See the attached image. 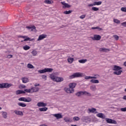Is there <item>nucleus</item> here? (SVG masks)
I'll list each match as a JSON object with an SVG mask.
<instances>
[{"label":"nucleus","instance_id":"39","mask_svg":"<svg viewBox=\"0 0 126 126\" xmlns=\"http://www.w3.org/2000/svg\"><path fill=\"white\" fill-rule=\"evenodd\" d=\"M92 10L93 11H98V10H99V8L97 7H93L92 8Z\"/></svg>","mask_w":126,"mask_h":126},{"label":"nucleus","instance_id":"9","mask_svg":"<svg viewBox=\"0 0 126 126\" xmlns=\"http://www.w3.org/2000/svg\"><path fill=\"white\" fill-rule=\"evenodd\" d=\"M91 38L94 41H100L101 40V36L99 34H94V37H91Z\"/></svg>","mask_w":126,"mask_h":126},{"label":"nucleus","instance_id":"52","mask_svg":"<svg viewBox=\"0 0 126 126\" xmlns=\"http://www.w3.org/2000/svg\"><path fill=\"white\" fill-rule=\"evenodd\" d=\"M93 77H96V79L100 77V76H99V75H97V74H95L94 75V76H93Z\"/></svg>","mask_w":126,"mask_h":126},{"label":"nucleus","instance_id":"7","mask_svg":"<svg viewBox=\"0 0 126 126\" xmlns=\"http://www.w3.org/2000/svg\"><path fill=\"white\" fill-rule=\"evenodd\" d=\"M18 38H23V39H25L24 40V41H34V38H30V37H28V36L26 35H19Z\"/></svg>","mask_w":126,"mask_h":126},{"label":"nucleus","instance_id":"43","mask_svg":"<svg viewBox=\"0 0 126 126\" xmlns=\"http://www.w3.org/2000/svg\"><path fill=\"white\" fill-rule=\"evenodd\" d=\"M38 72L39 73H45V72H46L45 68L42 70H38Z\"/></svg>","mask_w":126,"mask_h":126},{"label":"nucleus","instance_id":"12","mask_svg":"<svg viewBox=\"0 0 126 126\" xmlns=\"http://www.w3.org/2000/svg\"><path fill=\"white\" fill-rule=\"evenodd\" d=\"M45 38H47V34H41L38 36L37 41H42V40H44Z\"/></svg>","mask_w":126,"mask_h":126},{"label":"nucleus","instance_id":"50","mask_svg":"<svg viewBox=\"0 0 126 126\" xmlns=\"http://www.w3.org/2000/svg\"><path fill=\"white\" fill-rule=\"evenodd\" d=\"M122 26H124V27H126V22H124L121 24Z\"/></svg>","mask_w":126,"mask_h":126},{"label":"nucleus","instance_id":"37","mask_svg":"<svg viewBox=\"0 0 126 126\" xmlns=\"http://www.w3.org/2000/svg\"><path fill=\"white\" fill-rule=\"evenodd\" d=\"M113 21L114 23H116L117 24H120L121 23V21L117 19H114Z\"/></svg>","mask_w":126,"mask_h":126},{"label":"nucleus","instance_id":"47","mask_svg":"<svg viewBox=\"0 0 126 126\" xmlns=\"http://www.w3.org/2000/svg\"><path fill=\"white\" fill-rule=\"evenodd\" d=\"M113 37H114V39H115V40H116L117 41L119 40V36L117 35H114Z\"/></svg>","mask_w":126,"mask_h":126},{"label":"nucleus","instance_id":"25","mask_svg":"<svg viewBox=\"0 0 126 126\" xmlns=\"http://www.w3.org/2000/svg\"><path fill=\"white\" fill-rule=\"evenodd\" d=\"M74 61V59H73V58L70 57L67 59V62L69 63H72Z\"/></svg>","mask_w":126,"mask_h":126},{"label":"nucleus","instance_id":"35","mask_svg":"<svg viewBox=\"0 0 126 126\" xmlns=\"http://www.w3.org/2000/svg\"><path fill=\"white\" fill-rule=\"evenodd\" d=\"M82 120L83 121V122H85V123H88V118L84 116L82 118Z\"/></svg>","mask_w":126,"mask_h":126},{"label":"nucleus","instance_id":"46","mask_svg":"<svg viewBox=\"0 0 126 126\" xmlns=\"http://www.w3.org/2000/svg\"><path fill=\"white\" fill-rule=\"evenodd\" d=\"M121 10V11H123L124 12H126V7H122Z\"/></svg>","mask_w":126,"mask_h":126},{"label":"nucleus","instance_id":"33","mask_svg":"<svg viewBox=\"0 0 126 126\" xmlns=\"http://www.w3.org/2000/svg\"><path fill=\"white\" fill-rule=\"evenodd\" d=\"M31 54L34 57L37 56V54H38V52L36 50H33Z\"/></svg>","mask_w":126,"mask_h":126},{"label":"nucleus","instance_id":"10","mask_svg":"<svg viewBox=\"0 0 126 126\" xmlns=\"http://www.w3.org/2000/svg\"><path fill=\"white\" fill-rule=\"evenodd\" d=\"M105 121L107 122V124H113V125H117V121L109 118H106Z\"/></svg>","mask_w":126,"mask_h":126},{"label":"nucleus","instance_id":"42","mask_svg":"<svg viewBox=\"0 0 126 126\" xmlns=\"http://www.w3.org/2000/svg\"><path fill=\"white\" fill-rule=\"evenodd\" d=\"M91 89L93 91H95V90H96V86H91Z\"/></svg>","mask_w":126,"mask_h":126},{"label":"nucleus","instance_id":"6","mask_svg":"<svg viewBox=\"0 0 126 126\" xmlns=\"http://www.w3.org/2000/svg\"><path fill=\"white\" fill-rule=\"evenodd\" d=\"M76 96H78V97H80V96H82V95H90L89 93L87 92H79L76 93Z\"/></svg>","mask_w":126,"mask_h":126},{"label":"nucleus","instance_id":"23","mask_svg":"<svg viewBox=\"0 0 126 126\" xmlns=\"http://www.w3.org/2000/svg\"><path fill=\"white\" fill-rule=\"evenodd\" d=\"M26 28H27V29H30L31 31H33V30L36 29V27H35L34 26H33L32 27L28 26L26 27Z\"/></svg>","mask_w":126,"mask_h":126},{"label":"nucleus","instance_id":"55","mask_svg":"<svg viewBox=\"0 0 126 126\" xmlns=\"http://www.w3.org/2000/svg\"><path fill=\"white\" fill-rule=\"evenodd\" d=\"M123 99H124V100H126V95H125L123 97Z\"/></svg>","mask_w":126,"mask_h":126},{"label":"nucleus","instance_id":"45","mask_svg":"<svg viewBox=\"0 0 126 126\" xmlns=\"http://www.w3.org/2000/svg\"><path fill=\"white\" fill-rule=\"evenodd\" d=\"M92 29H93V30L95 29H98L99 30H102V29L101 28H99V27H92Z\"/></svg>","mask_w":126,"mask_h":126},{"label":"nucleus","instance_id":"51","mask_svg":"<svg viewBox=\"0 0 126 126\" xmlns=\"http://www.w3.org/2000/svg\"><path fill=\"white\" fill-rule=\"evenodd\" d=\"M42 77L43 79L47 80V76L46 75H42Z\"/></svg>","mask_w":126,"mask_h":126},{"label":"nucleus","instance_id":"20","mask_svg":"<svg viewBox=\"0 0 126 126\" xmlns=\"http://www.w3.org/2000/svg\"><path fill=\"white\" fill-rule=\"evenodd\" d=\"M96 117L100 118V119H105V118H106V116H105L103 113H98L96 114Z\"/></svg>","mask_w":126,"mask_h":126},{"label":"nucleus","instance_id":"5","mask_svg":"<svg viewBox=\"0 0 126 126\" xmlns=\"http://www.w3.org/2000/svg\"><path fill=\"white\" fill-rule=\"evenodd\" d=\"M11 86H12V84L7 83L0 84V88H9Z\"/></svg>","mask_w":126,"mask_h":126},{"label":"nucleus","instance_id":"44","mask_svg":"<svg viewBox=\"0 0 126 126\" xmlns=\"http://www.w3.org/2000/svg\"><path fill=\"white\" fill-rule=\"evenodd\" d=\"M73 121H79V120H80V118H79V117H74L73 118Z\"/></svg>","mask_w":126,"mask_h":126},{"label":"nucleus","instance_id":"57","mask_svg":"<svg viewBox=\"0 0 126 126\" xmlns=\"http://www.w3.org/2000/svg\"><path fill=\"white\" fill-rule=\"evenodd\" d=\"M40 126H47V125H41Z\"/></svg>","mask_w":126,"mask_h":126},{"label":"nucleus","instance_id":"26","mask_svg":"<svg viewBox=\"0 0 126 126\" xmlns=\"http://www.w3.org/2000/svg\"><path fill=\"white\" fill-rule=\"evenodd\" d=\"M2 116L4 119H7V113L6 112H2Z\"/></svg>","mask_w":126,"mask_h":126},{"label":"nucleus","instance_id":"16","mask_svg":"<svg viewBox=\"0 0 126 126\" xmlns=\"http://www.w3.org/2000/svg\"><path fill=\"white\" fill-rule=\"evenodd\" d=\"M25 90L24 91L17 90L16 91V95H20V94H25Z\"/></svg>","mask_w":126,"mask_h":126},{"label":"nucleus","instance_id":"60","mask_svg":"<svg viewBox=\"0 0 126 126\" xmlns=\"http://www.w3.org/2000/svg\"><path fill=\"white\" fill-rule=\"evenodd\" d=\"M72 57H74V55H72Z\"/></svg>","mask_w":126,"mask_h":126},{"label":"nucleus","instance_id":"36","mask_svg":"<svg viewBox=\"0 0 126 126\" xmlns=\"http://www.w3.org/2000/svg\"><path fill=\"white\" fill-rule=\"evenodd\" d=\"M88 111L90 113H94L95 111H96V109L93 108L92 109H89Z\"/></svg>","mask_w":126,"mask_h":126},{"label":"nucleus","instance_id":"19","mask_svg":"<svg viewBox=\"0 0 126 126\" xmlns=\"http://www.w3.org/2000/svg\"><path fill=\"white\" fill-rule=\"evenodd\" d=\"M14 113H15L16 115H18V116H23V112H22V111L15 110L14 111Z\"/></svg>","mask_w":126,"mask_h":126},{"label":"nucleus","instance_id":"53","mask_svg":"<svg viewBox=\"0 0 126 126\" xmlns=\"http://www.w3.org/2000/svg\"><path fill=\"white\" fill-rule=\"evenodd\" d=\"M12 55H8L7 56V58H8V59H11V58H12Z\"/></svg>","mask_w":126,"mask_h":126},{"label":"nucleus","instance_id":"3","mask_svg":"<svg viewBox=\"0 0 126 126\" xmlns=\"http://www.w3.org/2000/svg\"><path fill=\"white\" fill-rule=\"evenodd\" d=\"M84 76V73L81 72L74 73L73 74L69 76L70 79H73V78H76L77 77H83Z\"/></svg>","mask_w":126,"mask_h":126},{"label":"nucleus","instance_id":"24","mask_svg":"<svg viewBox=\"0 0 126 126\" xmlns=\"http://www.w3.org/2000/svg\"><path fill=\"white\" fill-rule=\"evenodd\" d=\"M44 3H47V4H52V3H54V1L52 0H44Z\"/></svg>","mask_w":126,"mask_h":126},{"label":"nucleus","instance_id":"11","mask_svg":"<svg viewBox=\"0 0 126 126\" xmlns=\"http://www.w3.org/2000/svg\"><path fill=\"white\" fill-rule=\"evenodd\" d=\"M101 4H102L101 1H95V2H94L93 3L89 4L88 6L91 7V6H94L95 5H101Z\"/></svg>","mask_w":126,"mask_h":126},{"label":"nucleus","instance_id":"28","mask_svg":"<svg viewBox=\"0 0 126 126\" xmlns=\"http://www.w3.org/2000/svg\"><path fill=\"white\" fill-rule=\"evenodd\" d=\"M87 62V59H82L78 61L80 63H85Z\"/></svg>","mask_w":126,"mask_h":126},{"label":"nucleus","instance_id":"41","mask_svg":"<svg viewBox=\"0 0 126 126\" xmlns=\"http://www.w3.org/2000/svg\"><path fill=\"white\" fill-rule=\"evenodd\" d=\"M72 12V10H69V11H65L63 12L64 14H69L70 13H71Z\"/></svg>","mask_w":126,"mask_h":126},{"label":"nucleus","instance_id":"21","mask_svg":"<svg viewBox=\"0 0 126 126\" xmlns=\"http://www.w3.org/2000/svg\"><path fill=\"white\" fill-rule=\"evenodd\" d=\"M122 72H123V70H119L118 71L114 72L113 73L116 75H121V74H122Z\"/></svg>","mask_w":126,"mask_h":126},{"label":"nucleus","instance_id":"54","mask_svg":"<svg viewBox=\"0 0 126 126\" xmlns=\"http://www.w3.org/2000/svg\"><path fill=\"white\" fill-rule=\"evenodd\" d=\"M39 85H40V84H34L35 87H37V86H39Z\"/></svg>","mask_w":126,"mask_h":126},{"label":"nucleus","instance_id":"14","mask_svg":"<svg viewBox=\"0 0 126 126\" xmlns=\"http://www.w3.org/2000/svg\"><path fill=\"white\" fill-rule=\"evenodd\" d=\"M99 52H104L105 53H107V52H110L111 50L110 49L104 48H100L99 50Z\"/></svg>","mask_w":126,"mask_h":126},{"label":"nucleus","instance_id":"56","mask_svg":"<svg viewBox=\"0 0 126 126\" xmlns=\"http://www.w3.org/2000/svg\"><path fill=\"white\" fill-rule=\"evenodd\" d=\"M25 87H26V86H25V85H22V88H25Z\"/></svg>","mask_w":126,"mask_h":126},{"label":"nucleus","instance_id":"48","mask_svg":"<svg viewBox=\"0 0 126 126\" xmlns=\"http://www.w3.org/2000/svg\"><path fill=\"white\" fill-rule=\"evenodd\" d=\"M86 16V15H82L80 16V18L81 19H84V18H85Z\"/></svg>","mask_w":126,"mask_h":126},{"label":"nucleus","instance_id":"15","mask_svg":"<svg viewBox=\"0 0 126 126\" xmlns=\"http://www.w3.org/2000/svg\"><path fill=\"white\" fill-rule=\"evenodd\" d=\"M121 69H122V67H120V66H117L115 65L114 66L113 70H115V71H118L119 70H121Z\"/></svg>","mask_w":126,"mask_h":126},{"label":"nucleus","instance_id":"4","mask_svg":"<svg viewBox=\"0 0 126 126\" xmlns=\"http://www.w3.org/2000/svg\"><path fill=\"white\" fill-rule=\"evenodd\" d=\"M25 92L27 93H34L35 92H38L39 91V88L38 87H32L31 89H25Z\"/></svg>","mask_w":126,"mask_h":126},{"label":"nucleus","instance_id":"49","mask_svg":"<svg viewBox=\"0 0 126 126\" xmlns=\"http://www.w3.org/2000/svg\"><path fill=\"white\" fill-rule=\"evenodd\" d=\"M121 111L122 112H126V107L121 108Z\"/></svg>","mask_w":126,"mask_h":126},{"label":"nucleus","instance_id":"40","mask_svg":"<svg viewBox=\"0 0 126 126\" xmlns=\"http://www.w3.org/2000/svg\"><path fill=\"white\" fill-rule=\"evenodd\" d=\"M28 68H35V67L32 64L28 63L27 65Z\"/></svg>","mask_w":126,"mask_h":126},{"label":"nucleus","instance_id":"13","mask_svg":"<svg viewBox=\"0 0 126 126\" xmlns=\"http://www.w3.org/2000/svg\"><path fill=\"white\" fill-rule=\"evenodd\" d=\"M61 3L63 5V8H69V7H70V5L65 3V2H61Z\"/></svg>","mask_w":126,"mask_h":126},{"label":"nucleus","instance_id":"22","mask_svg":"<svg viewBox=\"0 0 126 126\" xmlns=\"http://www.w3.org/2000/svg\"><path fill=\"white\" fill-rule=\"evenodd\" d=\"M22 80L23 83H27V82H29V79L28 78L24 77L22 78Z\"/></svg>","mask_w":126,"mask_h":126},{"label":"nucleus","instance_id":"31","mask_svg":"<svg viewBox=\"0 0 126 126\" xmlns=\"http://www.w3.org/2000/svg\"><path fill=\"white\" fill-rule=\"evenodd\" d=\"M96 77L92 76H86L85 77V79H96Z\"/></svg>","mask_w":126,"mask_h":126},{"label":"nucleus","instance_id":"59","mask_svg":"<svg viewBox=\"0 0 126 126\" xmlns=\"http://www.w3.org/2000/svg\"><path fill=\"white\" fill-rule=\"evenodd\" d=\"M0 110H1V107H0Z\"/></svg>","mask_w":126,"mask_h":126},{"label":"nucleus","instance_id":"58","mask_svg":"<svg viewBox=\"0 0 126 126\" xmlns=\"http://www.w3.org/2000/svg\"><path fill=\"white\" fill-rule=\"evenodd\" d=\"M125 92H126V89H125Z\"/></svg>","mask_w":126,"mask_h":126},{"label":"nucleus","instance_id":"38","mask_svg":"<svg viewBox=\"0 0 126 126\" xmlns=\"http://www.w3.org/2000/svg\"><path fill=\"white\" fill-rule=\"evenodd\" d=\"M18 106H20V107H26V104L24 103H19L18 104Z\"/></svg>","mask_w":126,"mask_h":126},{"label":"nucleus","instance_id":"17","mask_svg":"<svg viewBox=\"0 0 126 126\" xmlns=\"http://www.w3.org/2000/svg\"><path fill=\"white\" fill-rule=\"evenodd\" d=\"M54 117L57 118V120L62 119L63 116L61 114H56L53 115Z\"/></svg>","mask_w":126,"mask_h":126},{"label":"nucleus","instance_id":"27","mask_svg":"<svg viewBox=\"0 0 126 126\" xmlns=\"http://www.w3.org/2000/svg\"><path fill=\"white\" fill-rule=\"evenodd\" d=\"M23 49H24V50L25 51H27V50L30 49V46H28V45H25V46H24L23 47Z\"/></svg>","mask_w":126,"mask_h":126},{"label":"nucleus","instance_id":"2","mask_svg":"<svg viewBox=\"0 0 126 126\" xmlns=\"http://www.w3.org/2000/svg\"><path fill=\"white\" fill-rule=\"evenodd\" d=\"M50 78L55 82H62V81H63V78L57 77L54 74L50 75Z\"/></svg>","mask_w":126,"mask_h":126},{"label":"nucleus","instance_id":"29","mask_svg":"<svg viewBox=\"0 0 126 126\" xmlns=\"http://www.w3.org/2000/svg\"><path fill=\"white\" fill-rule=\"evenodd\" d=\"M45 68V72H52L53 69L52 68Z\"/></svg>","mask_w":126,"mask_h":126},{"label":"nucleus","instance_id":"34","mask_svg":"<svg viewBox=\"0 0 126 126\" xmlns=\"http://www.w3.org/2000/svg\"><path fill=\"white\" fill-rule=\"evenodd\" d=\"M90 82L92 83H99V80L92 79L91 80Z\"/></svg>","mask_w":126,"mask_h":126},{"label":"nucleus","instance_id":"8","mask_svg":"<svg viewBox=\"0 0 126 126\" xmlns=\"http://www.w3.org/2000/svg\"><path fill=\"white\" fill-rule=\"evenodd\" d=\"M19 101H23V102H27L28 103H29L32 101V99L30 97H28L27 98H26L25 97H20L19 98Z\"/></svg>","mask_w":126,"mask_h":126},{"label":"nucleus","instance_id":"1","mask_svg":"<svg viewBox=\"0 0 126 126\" xmlns=\"http://www.w3.org/2000/svg\"><path fill=\"white\" fill-rule=\"evenodd\" d=\"M76 86V83H71L69 84V88H67L65 90L66 93H68V94L73 93V92H74V89L73 88H75Z\"/></svg>","mask_w":126,"mask_h":126},{"label":"nucleus","instance_id":"32","mask_svg":"<svg viewBox=\"0 0 126 126\" xmlns=\"http://www.w3.org/2000/svg\"><path fill=\"white\" fill-rule=\"evenodd\" d=\"M64 121L66 123H69V122H70V118H69L68 117H64Z\"/></svg>","mask_w":126,"mask_h":126},{"label":"nucleus","instance_id":"30","mask_svg":"<svg viewBox=\"0 0 126 126\" xmlns=\"http://www.w3.org/2000/svg\"><path fill=\"white\" fill-rule=\"evenodd\" d=\"M39 110L40 112H46L48 110V108L47 107H42L39 108Z\"/></svg>","mask_w":126,"mask_h":126},{"label":"nucleus","instance_id":"18","mask_svg":"<svg viewBox=\"0 0 126 126\" xmlns=\"http://www.w3.org/2000/svg\"><path fill=\"white\" fill-rule=\"evenodd\" d=\"M37 106H38V107H46V106H47V103L44 102H38Z\"/></svg>","mask_w":126,"mask_h":126}]
</instances>
